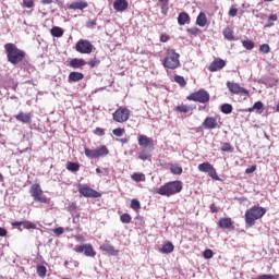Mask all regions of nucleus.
<instances>
[{
  "label": "nucleus",
  "instance_id": "9b49d317",
  "mask_svg": "<svg viewBox=\"0 0 279 279\" xmlns=\"http://www.w3.org/2000/svg\"><path fill=\"white\" fill-rule=\"evenodd\" d=\"M74 252H76L77 254L84 253L89 258H95V256H97V253L90 244L77 245L74 247Z\"/></svg>",
  "mask_w": 279,
  "mask_h": 279
},
{
  "label": "nucleus",
  "instance_id": "cd10ccee",
  "mask_svg": "<svg viewBox=\"0 0 279 279\" xmlns=\"http://www.w3.org/2000/svg\"><path fill=\"white\" fill-rule=\"evenodd\" d=\"M66 169H68V171H72V173H75V172L80 171V163L69 161L66 163Z\"/></svg>",
  "mask_w": 279,
  "mask_h": 279
},
{
  "label": "nucleus",
  "instance_id": "9d476101",
  "mask_svg": "<svg viewBox=\"0 0 279 279\" xmlns=\"http://www.w3.org/2000/svg\"><path fill=\"white\" fill-rule=\"evenodd\" d=\"M78 193L83 195V197H93L95 199L101 197V193L95 191L88 185H78Z\"/></svg>",
  "mask_w": 279,
  "mask_h": 279
},
{
  "label": "nucleus",
  "instance_id": "2eb2a0df",
  "mask_svg": "<svg viewBox=\"0 0 279 279\" xmlns=\"http://www.w3.org/2000/svg\"><path fill=\"white\" fill-rule=\"evenodd\" d=\"M16 121L20 123H25L26 125L32 124V113L21 111L19 114L15 116Z\"/></svg>",
  "mask_w": 279,
  "mask_h": 279
},
{
  "label": "nucleus",
  "instance_id": "3c124183",
  "mask_svg": "<svg viewBox=\"0 0 279 279\" xmlns=\"http://www.w3.org/2000/svg\"><path fill=\"white\" fill-rule=\"evenodd\" d=\"M161 13L167 16L169 13V3L168 4H161Z\"/></svg>",
  "mask_w": 279,
  "mask_h": 279
},
{
  "label": "nucleus",
  "instance_id": "20e7f679",
  "mask_svg": "<svg viewBox=\"0 0 279 279\" xmlns=\"http://www.w3.org/2000/svg\"><path fill=\"white\" fill-rule=\"evenodd\" d=\"M161 62L165 69L175 70L180 66V53L175 52L173 49H168L166 58L162 59Z\"/></svg>",
  "mask_w": 279,
  "mask_h": 279
},
{
  "label": "nucleus",
  "instance_id": "bb28decb",
  "mask_svg": "<svg viewBox=\"0 0 279 279\" xmlns=\"http://www.w3.org/2000/svg\"><path fill=\"white\" fill-rule=\"evenodd\" d=\"M173 250H175V247L173 246V243L168 242L161 247L160 252L161 254H171Z\"/></svg>",
  "mask_w": 279,
  "mask_h": 279
},
{
  "label": "nucleus",
  "instance_id": "e2e57ef3",
  "mask_svg": "<svg viewBox=\"0 0 279 279\" xmlns=\"http://www.w3.org/2000/svg\"><path fill=\"white\" fill-rule=\"evenodd\" d=\"M160 40H161V43H167V40H169V36L161 35Z\"/></svg>",
  "mask_w": 279,
  "mask_h": 279
},
{
  "label": "nucleus",
  "instance_id": "4be33fe9",
  "mask_svg": "<svg viewBox=\"0 0 279 279\" xmlns=\"http://www.w3.org/2000/svg\"><path fill=\"white\" fill-rule=\"evenodd\" d=\"M70 66L72 69H82V66H86V61H84V59L74 58L70 61Z\"/></svg>",
  "mask_w": 279,
  "mask_h": 279
},
{
  "label": "nucleus",
  "instance_id": "6e6552de",
  "mask_svg": "<svg viewBox=\"0 0 279 279\" xmlns=\"http://www.w3.org/2000/svg\"><path fill=\"white\" fill-rule=\"evenodd\" d=\"M130 119V109L120 107L113 112V121L117 123H125Z\"/></svg>",
  "mask_w": 279,
  "mask_h": 279
},
{
  "label": "nucleus",
  "instance_id": "393cba45",
  "mask_svg": "<svg viewBox=\"0 0 279 279\" xmlns=\"http://www.w3.org/2000/svg\"><path fill=\"white\" fill-rule=\"evenodd\" d=\"M175 110H177V112H182L183 114H186L189 112H193V110H195V108H193L189 105H181V106H177Z\"/></svg>",
  "mask_w": 279,
  "mask_h": 279
},
{
  "label": "nucleus",
  "instance_id": "7c9ffc66",
  "mask_svg": "<svg viewBox=\"0 0 279 279\" xmlns=\"http://www.w3.org/2000/svg\"><path fill=\"white\" fill-rule=\"evenodd\" d=\"M138 158L145 162V160H149V158H151V153L147 149H143L138 153Z\"/></svg>",
  "mask_w": 279,
  "mask_h": 279
},
{
  "label": "nucleus",
  "instance_id": "338daca9",
  "mask_svg": "<svg viewBox=\"0 0 279 279\" xmlns=\"http://www.w3.org/2000/svg\"><path fill=\"white\" fill-rule=\"evenodd\" d=\"M210 210L211 213H217V206H215V204L210 205Z\"/></svg>",
  "mask_w": 279,
  "mask_h": 279
},
{
  "label": "nucleus",
  "instance_id": "4d7b16f0",
  "mask_svg": "<svg viewBox=\"0 0 279 279\" xmlns=\"http://www.w3.org/2000/svg\"><path fill=\"white\" fill-rule=\"evenodd\" d=\"M238 12H239V10L236 8H231L229 10V16H233L234 17V16H236Z\"/></svg>",
  "mask_w": 279,
  "mask_h": 279
},
{
  "label": "nucleus",
  "instance_id": "2f4dec72",
  "mask_svg": "<svg viewBox=\"0 0 279 279\" xmlns=\"http://www.w3.org/2000/svg\"><path fill=\"white\" fill-rule=\"evenodd\" d=\"M170 171L173 175H182V167H180L178 165H171Z\"/></svg>",
  "mask_w": 279,
  "mask_h": 279
},
{
  "label": "nucleus",
  "instance_id": "6e6d98bb",
  "mask_svg": "<svg viewBox=\"0 0 279 279\" xmlns=\"http://www.w3.org/2000/svg\"><path fill=\"white\" fill-rule=\"evenodd\" d=\"M257 279H278V278H276V276L274 275H262L257 277Z\"/></svg>",
  "mask_w": 279,
  "mask_h": 279
},
{
  "label": "nucleus",
  "instance_id": "6ab92c4d",
  "mask_svg": "<svg viewBox=\"0 0 279 279\" xmlns=\"http://www.w3.org/2000/svg\"><path fill=\"white\" fill-rule=\"evenodd\" d=\"M88 8V2L86 1H76L72 2L69 7V10H86Z\"/></svg>",
  "mask_w": 279,
  "mask_h": 279
},
{
  "label": "nucleus",
  "instance_id": "37998d69",
  "mask_svg": "<svg viewBox=\"0 0 279 279\" xmlns=\"http://www.w3.org/2000/svg\"><path fill=\"white\" fill-rule=\"evenodd\" d=\"M254 110H263V102L256 101L252 108H248V112H254Z\"/></svg>",
  "mask_w": 279,
  "mask_h": 279
},
{
  "label": "nucleus",
  "instance_id": "79ce46f5",
  "mask_svg": "<svg viewBox=\"0 0 279 279\" xmlns=\"http://www.w3.org/2000/svg\"><path fill=\"white\" fill-rule=\"evenodd\" d=\"M23 228L25 230H36V225L32 221H23Z\"/></svg>",
  "mask_w": 279,
  "mask_h": 279
},
{
  "label": "nucleus",
  "instance_id": "69168bd1",
  "mask_svg": "<svg viewBox=\"0 0 279 279\" xmlns=\"http://www.w3.org/2000/svg\"><path fill=\"white\" fill-rule=\"evenodd\" d=\"M130 138L124 137L120 140V143H122L123 145H125L126 143H129Z\"/></svg>",
  "mask_w": 279,
  "mask_h": 279
},
{
  "label": "nucleus",
  "instance_id": "39448f33",
  "mask_svg": "<svg viewBox=\"0 0 279 279\" xmlns=\"http://www.w3.org/2000/svg\"><path fill=\"white\" fill-rule=\"evenodd\" d=\"M84 154L86 158H89V160H96L97 158H104V156H108V154H110V150H108V147H106V145H102L97 147L96 149L85 147Z\"/></svg>",
  "mask_w": 279,
  "mask_h": 279
},
{
  "label": "nucleus",
  "instance_id": "1a4fd4ad",
  "mask_svg": "<svg viewBox=\"0 0 279 279\" xmlns=\"http://www.w3.org/2000/svg\"><path fill=\"white\" fill-rule=\"evenodd\" d=\"M94 46L86 39H80L75 45V50L78 53H93Z\"/></svg>",
  "mask_w": 279,
  "mask_h": 279
},
{
  "label": "nucleus",
  "instance_id": "5701e85b",
  "mask_svg": "<svg viewBox=\"0 0 279 279\" xmlns=\"http://www.w3.org/2000/svg\"><path fill=\"white\" fill-rule=\"evenodd\" d=\"M206 23H208V19L206 17V13L201 12L197 15V19H196V25H198V27H206Z\"/></svg>",
  "mask_w": 279,
  "mask_h": 279
},
{
  "label": "nucleus",
  "instance_id": "c756f323",
  "mask_svg": "<svg viewBox=\"0 0 279 279\" xmlns=\"http://www.w3.org/2000/svg\"><path fill=\"white\" fill-rule=\"evenodd\" d=\"M213 168V165L209 162H203L198 165V171L202 173H208V171Z\"/></svg>",
  "mask_w": 279,
  "mask_h": 279
},
{
  "label": "nucleus",
  "instance_id": "7ed1b4c3",
  "mask_svg": "<svg viewBox=\"0 0 279 279\" xmlns=\"http://www.w3.org/2000/svg\"><path fill=\"white\" fill-rule=\"evenodd\" d=\"M182 181H170L159 187L158 194L163 195L165 197H171V195L182 193Z\"/></svg>",
  "mask_w": 279,
  "mask_h": 279
},
{
  "label": "nucleus",
  "instance_id": "dca6fc26",
  "mask_svg": "<svg viewBox=\"0 0 279 279\" xmlns=\"http://www.w3.org/2000/svg\"><path fill=\"white\" fill-rule=\"evenodd\" d=\"M100 250L104 251L105 254H109V256H117L119 254V251H117L114 246L109 243L101 244Z\"/></svg>",
  "mask_w": 279,
  "mask_h": 279
},
{
  "label": "nucleus",
  "instance_id": "864d4df0",
  "mask_svg": "<svg viewBox=\"0 0 279 279\" xmlns=\"http://www.w3.org/2000/svg\"><path fill=\"white\" fill-rule=\"evenodd\" d=\"M69 213H75L77 210V204L76 203H72L69 207H68Z\"/></svg>",
  "mask_w": 279,
  "mask_h": 279
},
{
  "label": "nucleus",
  "instance_id": "f704fd0d",
  "mask_svg": "<svg viewBox=\"0 0 279 279\" xmlns=\"http://www.w3.org/2000/svg\"><path fill=\"white\" fill-rule=\"evenodd\" d=\"M221 112H222L223 114H230V113L232 112V105H230V104H223V105L221 106Z\"/></svg>",
  "mask_w": 279,
  "mask_h": 279
},
{
  "label": "nucleus",
  "instance_id": "13d9d810",
  "mask_svg": "<svg viewBox=\"0 0 279 279\" xmlns=\"http://www.w3.org/2000/svg\"><path fill=\"white\" fill-rule=\"evenodd\" d=\"M254 171H256V166H251L250 168H247L245 170V173L246 174H250V173H254Z\"/></svg>",
  "mask_w": 279,
  "mask_h": 279
},
{
  "label": "nucleus",
  "instance_id": "09e8293b",
  "mask_svg": "<svg viewBox=\"0 0 279 279\" xmlns=\"http://www.w3.org/2000/svg\"><path fill=\"white\" fill-rule=\"evenodd\" d=\"M94 134L96 136H106V131L101 128H96L95 131H94Z\"/></svg>",
  "mask_w": 279,
  "mask_h": 279
},
{
  "label": "nucleus",
  "instance_id": "680f3d73",
  "mask_svg": "<svg viewBox=\"0 0 279 279\" xmlns=\"http://www.w3.org/2000/svg\"><path fill=\"white\" fill-rule=\"evenodd\" d=\"M189 32L195 36L199 32V28H190Z\"/></svg>",
  "mask_w": 279,
  "mask_h": 279
},
{
  "label": "nucleus",
  "instance_id": "72a5a7b5",
  "mask_svg": "<svg viewBox=\"0 0 279 279\" xmlns=\"http://www.w3.org/2000/svg\"><path fill=\"white\" fill-rule=\"evenodd\" d=\"M37 275L39 276V278H45V276H47V267L43 265L37 266Z\"/></svg>",
  "mask_w": 279,
  "mask_h": 279
},
{
  "label": "nucleus",
  "instance_id": "ddd939ff",
  "mask_svg": "<svg viewBox=\"0 0 279 279\" xmlns=\"http://www.w3.org/2000/svg\"><path fill=\"white\" fill-rule=\"evenodd\" d=\"M137 143L140 147H143V149H147V147H154V140H151L147 135H138Z\"/></svg>",
  "mask_w": 279,
  "mask_h": 279
},
{
  "label": "nucleus",
  "instance_id": "b1692460",
  "mask_svg": "<svg viewBox=\"0 0 279 279\" xmlns=\"http://www.w3.org/2000/svg\"><path fill=\"white\" fill-rule=\"evenodd\" d=\"M191 21V16L186 12H182L178 16V23L179 25H186V22Z\"/></svg>",
  "mask_w": 279,
  "mask_h": 279
},
{
  "label": "nucleus",
  "instance_id": "4c0bfd02",
  "mask_svg": "<svg viewBox=\"0 0 279 279\" xmlns=\"http://www.w3.org/2000/svg\"><path fill=\"white\" fill-rule=\"evenodd\" d=\"M131 208L132 210H141V202L136 198L131 201Z\"/></svg>",
  "mask_w": 279,
  "mask_h": 279
},
{
  "label": "nucleus",
  "instance_id": "ea45409f",
  "mask_svg": "<svg viewBox=\"0 0 279 279\" xmlns=\"http://www.w3.org/2000/svg\"><path fill=\"white\" fill-rule=\"evenodd\" d=\"M174 82L177 84L181 85L182 87L186 86V80H184V76L175 75L174 76Z\"/></svg>",
  "mask_w": 279,
  "mask_h": 279
},
{
  "label": "nucleus",
  "instance_id": "8fccbe9b",
  "mask_svg": "<svg viewBox=\"0 0 279 279\" xmlns=\"http://www.w3.org/2000/svg\"><path fill=\"white\" fill-rule=\"evenodd\" d=\"M64 232V228L62 227H58L56 229H53V234H56V236H61V234Z\"/></svg>",
  "mask_w": 279,
  "mask_h": 279
},
{
  "label": "nucleus",
  "instance_id": "c03bdc74",
  "mask_svg": "<svg viewBox=\"0 0 279 279\" xmlns=\"http://www.w3.org/2000/svg\"><path fill=\"white\" fill-rule=\"evenodd\" d=\"M120 221L122 223H130L132 221V216H130V214H123L121 217H120Z\"/></svg>",
  "mask_w": 279,
  "mask_h": 279
},
{
  "label": "nucleus",
  "instance_id": "f8f14e48",
  "mask_svg": "<svg viewBox=\"0 0 279 279\" xmlns=\"http://www.w3.org/2000/svg\"><path fill=\"white\" fill-rule=\"evenodd\" d=\"M227 86L230 93H233V95H250V92L244 87L239 86V83L228 82Z\"/></svg>",
  "mask_w": 279,
  "mask_h": 279
},
{
  "label": "nucleus",
  "instance_id": "aec40b11",
  "mask_svg": "<svg viewBox=\"0 0 279 279\" xmlns=\"http://www.w3.org/2000/svg\"><path fill=\"white\" fill-rule=\"evenodd\" d=\"M218 226L222 230H230L232 227V218H221L218 222Z\"/></svg>",
  "mask_w": 279,
  "mask_h": 279
},
{
  "label": "nucleus",
  "instance_id": "774afa93",
  "mask_svg": "<svg viewBox=\"0 0 279 279\" xmlns=\"http://www.w3.org/2000/svg\"><path fill=\"white\" fill-rule=\"evenodd\" d=\"M159 3H161V5L168 4L169 0H159Z\"/></svg>",
  "mask_w": 279,
  "mask_h": 279
},
{
  "label": "nucleus",
  "instance_id": "a18cd8bd",
  "mask_svg": "<svg viewBox=\"0 0 279 279\" xmlns=\"http://www.w3.org/2000/svg\"><path fill=\"white\" fill-rule=\"evenodd\" d=\"M259 51H262V53H269V51H271V48L268 44H263L259 46Z\"/></svg>",
  "mask_w": 279,
  "mask_h": 279
},
{
  "label": "nucleus",
  "instance_id": "58836bf2",
  "mask_svg": "<svg viewBox=\"0 0 279 279\" xmlns=\"http://www.w3.org/2000/svg\"><path fill=\"white\" fill-rule=\"evenodd\" d=\"M242 46L244 47V49H247L248 51H252V49H254V41L243 40Z\"/></svg>",
  "mask_w": 279,
  "mask_h": 279
},
{
  "label": "nucleus",
  "instance_id": "c9c22d12",
  "mask_svg": "<svg viewBox=\"0 0 279 279\" xmlns=\"http://www.w3.org/2000/svg\"><path fill=\"white\" fill-rule=\"evenodd\" d=\"M223 36L226 40H234V35L232 34V31L230 28H225Z\"/></svg>",
  "mask_w": 279,
  "mask_h": 279
},
{
  "label": "nucleus",
  "instance_id": "4468645a",
  "mask_svg": "<svg viewBox=\"0 0 279 279\" xmlns=\"http://www.w3.org/2000/svg\"><path fill=\"white\" fill-rule=\"evenodd\" d=\"M225 66H226V61L223 59H217L210 63L208 70L211 73H215L216 71H220V69H223Z\"/></svg>",
  "mask_w": 279,
  "mask_h": 279
},
{
  "label": "nucleus",
  "instance_id": "412c9836",
  "mask_svg": "<svg viewBox=\"0 0 279 279\" xmlns=\"http://www.w3.org/2000/svg\"><path fill=\"white\" fill-rule=\"evenodd\" d=\"M84 77V74L82 72H71L68 76V82L72 84V82H81V80Z\"/></svg>",
  "mask_w": 279,
  "mask_h": 279
},
{
  "label": "nucleus",
  "instance_id": "a211bd4d",
  "mask_svg": "<svg viewBox=\"0 0 279 279\" xmlns=\"http://www.w3.org/2000/svg\"><path fill=\"white\" fill-rule=\"evenodd\" d=\"M205 130H215L217 128V120L215 118H206L203 122Z\"/></svg>",
  "mask_w": 279,
  "mask_h": 279
},
{
  "label": "nucleus",
  "instance_id": "5fc2aeb1",
  "mask_svg": "<svg viewBox=\"0 0 279 279\" xmlns=\"http://www.w3.org/2000/svg\"><path fill=\"white\" fill-rule=\"evenodd\" d=\"M99 62L100 61L97 59H92L88 61V64H89V66L95 68V66H98Z\"/></svg>",
  "mask_w": 279,
  "mask_h": 279
},
{
  "label": "nucleus",
  "instance_id": "a19ab883",
  "mask_svg": "<svg viewBox=\"0 0 279 279\" xmlns=\"http://www.w3.org/2000/svg\"><path fill=\"white\" fill-rule=\"evenodd\" d=\"M221 151H229V154H232V151H234V147H232L230 143H223L221 146Z\"/></svg>",
  "mask_w": 279,
  "mask_h": 279
},
{
  "label": "nucleus",
  "instance_id": "f257e3e1",
  "mask_svg": "<svg viewBox=\"0 0 279 279\" xmlns=\"http://www.w3.org/2000/svg\"><path fill=\"white\" fill-rule=\"evenodd\" d=\"M4 49L7 51V60L14 66L20 62H23L25 59V51L19 49L14 44H7L4 45Z\"/></svg>",
  "mask_w": 279,
  "mask_h": 279
},
{
  "label": "nucleus",
  "instance_id": "473e14b6",
  "mask_svg": "<svg viewBox=\"0 0 279 279\" xmlns=\"http://www.w3.org/2000/svg\"><path fill=\"white\" fill-rule=\"evenodd\" d=\"M132 180H134V182H145V174L143 173H133L132 174Z\"/></svg>",
  "mask_w": 279,
  "mask_h": 279
},
{
  "label": "nucleus",
  "instance_id": "f3484780",
  "mask_svg": "<svg viewBox=\"0 0 279 279\" xmlns=\"http://www.w3.org/2000/svg\"><path fill=\"white\" fill-rule=\"evenodd\" d=\"M128 0H116L113 2V10L117 12H125V10H128Z\"/></svg>",
  "mask_w": 279,
  "mask_h": 279
},
{
  "label": "nucleus",
  "instance_id": "0eeeda50",
  "mask_svg": "<svg viewBox=\"0 0 279 279\" xmlns=\"http://www.w3.org/2000/svg\"><path fill=\"white\" fill-rule=\"evenodd\" d=\"M29 193L34 198V202H39V204H47V196L43 195V189L40 187V184H33L31 186Z\"/></svg>",
  "mask_w": 279,
  "mask_h": 279
},
{
  "label": "nucleus",
  "instance_id": "c85d7f7f",
  "mask_svg": "<svg viewBox=\"0 0 279 279\" xmlns=\"http://www.w3.org/2000/svg\"><path fill=\"white\" fill-rule=\"evenodd\" d=\"M278 21V15L277 14H270L268 16V22L265 24V28L274 27V23Z\"/></svg>",
  "mask_w": 279,
  "mask_h": 279
},
{
  "label": "nucleus",
  "instance_id": "bf43d9fd",
  "mask_svg": "<svg viewBox=\"0 0 279 279\" xmlns=\"http://www.w3.org/2000/svg\"><path fill=\"white\" fill-rule=\"evenodd\" d=\"M12 226L14 228H21V226H23V221H15V222H12Z\"/></svg>",
  "mask_w": 279,
  "mask_h": 279
},
{
  "label": "nucleus",
  "instance_id": "f03ea898",
  "mask_svg": "<svg viewBox=\"0 0 279 279\" xmlns=\"http://www.w3.org/2000/svg\"><path fill=\"white\" fill-rule=\"evenodd\" d=\"M267 213V209L265 207L254 206L246 210L245 213V223L246 228H252L258 219H263L265 217V214Z\"/></svg>",
  "mask_w": 279,
  "mask_h": 279
},
{
  "label": "nucleus",
  "instance_id": "49530a36",
  "mask_svg": "<svg viewBox=\"0 0 279 279\" xmlns=\"http://www.w3.org/2000/svg\"><path fill=\"white\" fill-rule=\"evenodd\" d=\"M203 256L207 260L213 258V256H214L213 250H210V248L205 250L204 253H203Z\"/></svg>",
  "mask_w": 279,
  "mask_h": 279
},
{
  "label": "nucleus",
  "instance_id": "0e129e2a",
  "mask_svg": "<svg viewBox=\"0 0 279 279\" xmlns=\"http://www.w3.org/2000/svg\"><path fill=\"white\" fill-rule=\"evenodd\" d=\"M41 3L44 5H49V4L53 3V0H41Z\"/></svg>",
  "mask_w": 279,
  "mask_h": 279
},
{
  "label": "nucleus",
  "instance_id": "a878e982",
  "mask_svg": "<svg viewBox=\"0 0 279 279\" xmlns=\"http://www.w3.org/2000/svg\"><path fill=\"white\" fill-rule=\"evenodd\" d=\"M50 34L54 38H62V36H64V29H62L58 26H54V27L51 28Z\"/></svg>",
  "mask_w": 279,
  "mask_h": 279
},
{
  "label": "nucleus",
  "instance_id": "603ef678",
  "mask_svg": "<svg viewBox=\"0 0 279 279\" xmlns=\"http://www.w3.org/2000/svg\"><path fill=\"white\" fill-rule=\"evenodd\" d=\"M23 5L24 8H32L34 5V0H24Z\"/></svg>",
  "mask_w": 279,
  "mask_h": 279
},
{
  "label": "nucleus",
  "instance_id": "423d86ee",
  "mask_svg": "<svg viewBox=\"0 0 279 279\" xmlns=\"http://www.w3.org/2000/svg\"><path fill=\"white\" fill-rule=\"evenodd\" d=\"M187 99L190 101H198V104H208L210 101V94L204 89H201L191 94Z\"/></svg>",
  "mask_w": 279,
  "mask_h": 279
},
{
  "label": "nucleus",
  "instance_id": "e433bc0d",
  "mask_svg": "<svg viewBox=\"0 0 279 279\" xmlns=\"http://www.w3.org/2000/svg\"><path fill=\"white\" fill-rule=\"evenodd\" d=\"M209 178H213V180H220L219 175L217 174V170L215 169L214 166H211V168H209V171L207 172Z\"/></svg>",
  "mask_w": 279,
  "mask_h": 279
},
{
  "label": "nucleus",
  "instance_id": "052dcab7",
  "mask_svg": "<svg viewBox=\"0 0 279 279\" xmlns=\"http://www.w3.org/2000/svg\"><path fill=\"white\" fill-rule=\"evenodd\" d=\"M8 234V230L0 227V236H5Z\"/></svg>",
  "mask_w": 279,
  "mask_h": 279
},
{
  "label": "nucleus",
  "instance_id": "de8ad7c7",
  "mask_svg": "<svg viewBox=\"0 0 279 279\" xmlns=\"http://www.w3.org/2000/svg\"><path fill=\"white\" fill-rule=\"evenodd\" d=\"M112 133L114 134V136H123V134H125V129L118 128L114 129Z\"/></svg>",
  "mask_w": 279,
  "mask_h": 279
}]
</instances>
